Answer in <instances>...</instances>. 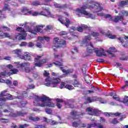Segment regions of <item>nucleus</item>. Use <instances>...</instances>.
Returning a JSON list of instances; mask_svg holds the SVG:
<instances>
[{"label":"nucleus","instance_id":"21","mask_svg":"<svg viewBox=\"0 0 128 128\" xmlns=\"http://www.w3.org/2000/svg\"><path fill=\"white\" fill-rule=\"evenodd\" d=\"M12 38V36H10L8 33H4L0 31V38Z\"/></svg>","mask_w":128,"mask_h":128},{"label":"nucleus","instance_id":"32","mask_svg":"<svg viewBox=\"0 0 128 128\" xmlns=\"http://www.w3.org/2000/svg\"><path fill=\"white\" fill-rule=\"evenodd\" d=\"M94 126H96V123L88 124V126H87V128H94Z\"/></svg>","mask_w":128,"mask_h":128},{"label":"nucleus","instance_id":"48","mask_svg":"<svg viewBox=\"0 0 128 128\" xmlns=\"http://www.w3.org/2000/svg\"><path fill=\"white\" fill-rule=\"evenodd\" d=\"M36 68H42V64H35L34 68H32V70H35Z\"/></svg>","mask_w":128,"mask_h":128},{"label":"nucleus","instance_id":"63","mask_svg":"<svg viewBox=\"0 0 128 128\" xmlns=\"http://www.w3.org/2000/svg\"><path fill=\"white\" fill-rule=\"evenodd\" d=\"M63 16H68V12H63Z\"/></svg>","mask_w":128,"mask_h":128},{"label":"nucleus","instance_id":"45","mask_svg":"<svg viewBox=\"0 0 128 128\" xmlns=\"http://www.w3.org/2000/svg\"><path fill=\"white\" fill-rule=\"evenodd\" d=\"M60 36H68V32H64V31H62L60 32Z\"/></svg>","mask_w":128,"mask_h":128},{"label":"nucleus","instance_id":"36","mask_svg":"<svg viewBox=\"0 0 128 128\" xmlns=\"http://www.w3.org/2000/svg\"><path fill=\"white\" fill-rule=\"evenodd\" d=\"M72 54H76L78 52V48H72L71 50Z\"/></svg>","mask_w":128,"mask_h":128},{"label":"nucleus","instance_id":"22","mask_svg":"<svg viewBox=\"0 0 128 128\" xmlns=\"http://www.w3.org/2000/svg\"><path fill=\"white\" fill-rule=\"evenodd\" d=\"M90 40H92V38H90V36H86L84 37V38L82 40V44H88Z\"/></svg>","mask_w":128,"mask_h":128},{"label":"nucleus","instance_id":"16","mask_svg":"<svg viewBox=\"0 0 128 128\" xmlns=\"http://www.w3.org/2000/svg\"><path fill=\"white\" fill-rule=\"evenodd\" d=\"M100 34H104V36H106L108 37L109 38H116V36L112 35V33H110V32H108V33H106V30H100Z\"/></svg>","mask_w":128,"mask_h":128},{"label":"nucleus","instance_id":"29","mask_svg":"<svg viewBox=\"0 0 128 128\" xmlns=\"http://www.w3.org/2000/svg\"><path fill=\"white\" fill-rule=\"evenodd\" d=\"M72 84L73 86L76 88H78L80 87V84L76 80H74L73 83Z\"/></svg>","mask_w":128,"mask_h":128},{"label":"nucleus","instance_id":"7","mask_svg":"<svg viewBox=\"0 0 128 128\" xmlns=\"http://www.w3.org/2000/svg\"><path fill=\"white\" fill-rule=\"evenodd\" d=\"M14 54H16L17 56L20 58L22 60H30V56L28 52H26L24 54V56L20 57L22 56V49H16L12 51Z\"/></svg>","mask_w":128,"mask_h":128},{"label":"nucleus","instance_id":"44","mask_svg":"<svg viewBox=\"0 0 128 128\" xmlns=\"http://www.w3.org/2000/svg\"><path fill=\"white\" fill-rule=\"evenodd\" d=\"M60 88H66V84L64 82H61Z\"/></svg>","mask_w":128,"mask_h":128},{"label":"nucleus","instance_id":"28","mask_svg":"<svg viewBox=\"0 0 128 128\" xmlns=\"http://www.w3.org/2000/svg\"><path fill=\"white\" fill-rule=\"evenodd\" d=\"M2 12H6V10H10V8L8 4H4V7L2 10Z\"/></svg>","mask_w":128,"mask_h":128},{"label":"nucleus","instance_id":"38","mask_svg":"<svg viewBox=\"0 0 128 128\" xmlns=\"http://www.w3.org/2000/svg\"><path fill=\"white\" fill-rule=\"evenodd\" d=\"M30 126L28 124H20L19 125L18 128H28V126Z\"/></svg>","mask_w":128,"mask_h":128},{"label":"nucleus","instance_id":"19","mask_svg":"<svg viewBox=\"0 0 128 128\" xmlns=\"http://www.w3.org/2000/svg\"><path fill=\"white\" fill-rule=\"evenodd\" d=\"M116 52V48H114V47H110L106 52L108 54H110L111 56H116L114 54V52Z\"/></svg>","mask_w":128,"mask_h":128},{"label":"nucleus","instance_id":"25","mask_svg":"<svg viewBox=\"0 0 128 128\" xmlns=\"http://www.w3.org/2000/svg\"><path fill=\"white\" fill-rule=\"evenodd\" d=\"M80 124V120H78L77 122H73L72 124V126L74 128H78V126H79Z\"/></svg>","mask_w":128,"mask_h":128},{"label":"nucleus","instance_id":"51","mask_svg":"<svg viewBox=\"0 0 128 128\" xmlns=\"http://www.w3.org/2000/svg\"><path fill=\"white\" fill-rule=\"evenodd\" d=\"M128 56H123L120 58L121 60H128Z\"/></svg>","mask_w":128,"mask_h":128},{"label":"nucleus","instance_id":"10","mask_svg":"<svg viewBox=\"0 0 128 128\" xmlns=\"http://www.w3.org/2000/svg\"><path fill=\"white\" fill-rule=\"evenodd\" d=\"M94 52L97 56H106V52L102 48L98 50V48H94Z\"/></svg>","mask_w":128,"mask_h":128},{"label":"nucleus","instance_id":"43","mask_svg":"<svg viewBox=\"0 0 128 128\" xmlns=\"http://www.w3.org/2000/svg\"><path fill=\"white\" fill-rule=\"evenodd\" d=\"M66 108H74V106L73 104H66Z\"/></svg>","mask_w":128,"mask_h":128},{"label":"nucleus","instance_id":"49","mask_svg":"<svg viewBox=\"0 0 128 128\" xmlns=\"http://www.w3.org/2000/svg\"><path fill=\"white\" fill-rule=\"evenodd\" d=\"M112 124H116L118 123V120H116V118H114L112 122Z\"/></svg>","mask_w":128,"mask_h":128},{"label":"nucleus","instance_id":"30","mask_svg":"<svg viewBox=\"0 0 128 128\" xmlns=\"http://www.w3.org/2000/svg\"><path fill=\"white\" fill-rule=\"evenodd\" d=\"M32 6H40V2L38 1H34L32 2Z\"/></svg>","mask_w":128,"mask_h":128},{"label":"nucleus","instance_id":"8","mask_svg":"<svg viewBox=\"0 0 128 128\" xmlns=\"http://www.w3.org/2000/svg\"><path fill=\"white\" fill-rule=\"evenodd\" d=\"M21 14L24 16H40V12H32L30 11V10L26 7H23L21 8Z\"/></svg>","mask_w":128,"mask_h":128},{"label":"nucleus","instance_id":"14","mask_svg":"<svg viewBox=\"0 0 128 128\" xmlns=\"http://www.w3.org/2000/svg\"><path fill=\"white\" fill-rule=\"evenodd\" d=\"M58 20H59L60 22L62 24H64L66 28H68V26L70 24H72V22L68 18H66V20H64V19H62V16H59Z\"/></svg>","mask_w":128,"mask_h":128},{"label":"nucleus","instance_id":"53","mask_svg":"<svg viewBox=\"0 0 128 128\" xmlns=\"http://www.w3.org/2000/svg\"><path fill=\"white\" fill-rule=\"evenodd\" d=\"M97 62H99V64H102V62H104V60L103 59L99 58L96 60Z\"/></svg>","mask_w":128,"mask_h":128},{"label":"nucleus","instance_id":"9","mask_svg":"<svg viewBox=\"0 0 128 128\" xmlns=\"http://www.w3.org/2000/svg\"><path fill=\"white\" fill-rule=\"evenodd\" d=\"M6 90L2 92L0 94V102H6L7 100H12V97L10 94H6Z\"/></svg>","mask_w":128,"mask_h":128},{"label":"nucleus","instance_id":"27","mask_svg":"<svg viewBox=\"0 0 128 128\" xmlns=\"http://www.w3.org/2000/svg\"><path fill=\"white\" fill-rule=\"evenodd\" d=\"M28 119L32 122H38V120H40L38 117L29 116Z\"/></svg>","mask_w":128,"mask_h":128},{"label":"nucleus","instance_id":"62","mask_svg":"<svg viewBox=\"0 0 128 128\" xmlns=\"http://www.w3.org/2000/svg\"><path fill=\"white\" fill-rule=\"evenodd\" d=\"M28 46H30V48H32V46H34V43L30 42L28 44Z\"/></svg>","mask_w":128,"mask_h":128},{"label":"nucleus","instance_id":"31","mask_svg":"<svg viewBox=\"0 0 128 128\" xmlns=\"http://www.w3.org/2000/svg\"><path fill=\"white\" fill-rule=\"evenodd\" d=\"M86 100L88 102V103L90 104V102H94V98H92L90 97H88L86 98Z\"/></svg>","mask_w":128,"mask_h":128},{"label":"nucleus","instance_id":"2","mask_svg":"<svg viewBox=\"0 0 128 128\" xmlns=\"http://www.w3.org/2000/svg\"><path fill=\"white\" fill-rule=\"evenodd\" d=\"M34 106H41L44 108V106H48V108H54V104L51 102V100L46 96H35L34 100Z\"/></svg>","mask_w":128,"mask_h":128},{"label":"nucleus","instance_id":"46","mask_svg":"<svg viewBox=\"0 0 128 128\" xmlns=\"http://www.w3.org/2000/svg\"><path fill=\"white\" fill-rule=\"evenodd\" d=\"M123 102L124 104H126V102H128V96H124V99L123 100Z\"/></svg>","mask_w":128,"mask_h":128},{"label":"nucleus","instance_id":"17","mask_svg":"<svg viewBox=\"0 0 128 128\" xmlns=\"http://www.w3.org/2000/svg\"><path fill=\"white\" fill-rule=\"evenodd\" d=\"M58 68L62 70V72H64L65 74H72L74 70L72 69H70L68 70H66L64 69V68L62 66V64L58 65Z\"/></svg>","mask_w":128,"mask_h":128},{"label":"nucleus","instance_id":"34","mask_svg":"<svg viewBox=\"0 0 128 128\" xmlns=\"http://www.w3.org/2000/svg\"><path fill=\"white\" fill-rule=\"evenodd\" d=\"M91 34L92 36H94V38H96L100 36V34H98V33L97 32H92Z\"/></svg>","mask_w":128,"mask_h":128},{"label":"nucleus","instance_id":"56","mask_svg":"<svg viewBox=\"0 0 128 128\" xmlns=\"http://www.w3.org/2000/svg\"><path fill=\"white\" fill-rule=\"evenodd\" d=\"M46 112L47 114H52V110L50 109H46Z\"/></svg>","mask_w":128,"mask_h":128},{"label":"nucleus","instance_id":"41","mask_svg":"<svg viewBox=\"0 0 128 128\" xmlns=\"http://www.w3.org/2000/svg\"><path fill=\"white\" fill-rule=\"evenodd\" d=\"M48 18H56V15H54L52 14H50V12L49 11V16H47Z\"/></svg>","mask_w":128,"mask_h":128},{"label":"nucleus","instance_id":"33","mask_svg":"<svg viewBox=\"0 0 128 128\" xmlns=\"http://www.w3.org/2000/svg\"><path fill=\"white\" fill-rule=\"evenodd\" d=\"M65 88H68V90H74V86L70 84H66L65 86Z\"/></svg>","mask_w":128,"mask_h":128},{"label":"nucleus","instance_id":"11","mask_svg":"<svg viewBox=\"0 0 128 128\" xmlns=\"http://www.w3.org/2000/svg\"><path fill=\"white\" fill-rule=\"evenodd\" d=\"M86 112H88V114L91 116H98L100 114L101 112L98 110V109H93L92 108H88L86 110Z\"/></svg>","mask_w":128,"mask_h":128},{"label":"nucleus","instance_id":"50","mask_svg":"<svg viewBox=\"0 0 128 128\" xmlns=\"http://www.w3.org/2000/svg\"><path fill=\"white\" fill-rule=\"evenodd\" d=\"M2 14V10H0V20H2V18H6V16H4V15Z\"/></svg>","mask_w":128,"mask_h":128},{"label":"nucleus","instance_id":"57","mask_svg":"<svg viewBox=\"0 0 128 128\" xmlns=\"http://www.w3.org/2000/svg\"><path fill=\"white\" fill-rule=\"evenodd\" d=\"M58 124V122L54 121V120H53L52 122L50 123V124L52 126H54V124Z\"/></svg>","mask_w":128,"mask_h":128},{"label":"nucleus","instance_id":"61","mask_svg":"<svg viewBox=\"0 0 128 128\" xmlns=\"http://www.w3.org/2000/svg\"><path fill=\"white\" fill-rule=\"evenodd\" d=\"M56 102H62L63 100L62 99L56 98Z\"/></svg>","mask_w":128,"mask_h":128},{"label":"nucleus","instance_id":"55","mask_svg":"<svg viewBox=\"0 0 128 128\" xmlns=\"http://www.w3.org/2000/svg\"><path fill=\"white\" fill-rule=\"evenodd\" d=\"M0 60H10V56H5L4 58H1Z\"/></svg>","mask_w":128,"mask_h":128},{"label":"nucleus","instance_id":"60","mask_svg":"<svg viewBox=\"0 0 128 128\" xmlns=\"http://www.w3.org/2000/svg\"><path fill=\"white\" fill-rule=\"evenodd\" d=\"M52 25H48L46 26V30H52Z\"/></svg>","mask_w":128,"mask_h":128},{"label":"nucleus","instance_id":"15","mask_svg":"<svg viewBox=\"0 0 128 128\" xmlns=\"http://www.w3.org/2000/svg\"><path fill=\"white\" fill-rule=\"evenodd\" d=\"M42 58V56L38 55L37 58H34V61L36 62H38V63H36L35 64H46L48 62V60L46 59H42L40 60V58Z\"/></svg>","mask_w":128,"mask_h":128},{"label":"nucleus","instance_id":"35","mask_svg":"<svg viewBox=\"0 0 128 128\" xmlns=\"http://www.w3.org/2000/svg\"><path fill=\"white\" fill-rule=\"evenodd\" d=\"M82 70V73L85 74L86 72V65H83Z\"/></svg>","mask_w":128,"mask_h":128},{"label":"nucleus","instance_id":"23","mask_svg":"<svg viewBox=\"0 0 128 128\" xmlns=\"http://www.w3.org/2000/svg\"><path fill=\"white\" fill-rule=\"evenodd\" d=\"M87 46V52H88V54H92L94 50L92 48H94V46H92V43H90L89 44L86 46Z\"/></svg>","mask_w":128,"mask_h":128},{"label":"nucleus","instance_id":"3","mask_svg":"<svg viewBox=\"0 0 128 128\" xmlns=\"http://www.w3.org/2000/svg\"><path fill=\"white\" fill-rule=\"evenodd\" d=\"M44 25L36 26L34 30L30 29V28H28L27 29H26V31L22 27L17 28L16 31L20 32L21 34L18 38L19 40H26V32H29L33 34H36L37 32H42V28H44Z\"/></svg>","mask_w":128,"mask_h":128},{"label":"nucleus","instance_id":"18","mask_svg":"<svg viewBox=\"0 0 128 128\" xmlns=\"http://www.w3.org/2000/svg\"><path fill=\"white\" fill-rule=\"evenodd\" d=\"M40 16H50V10L46 8H43V10L40 12Z\"/></svg>","mask_w":128,"mask_h":128},{"label":"nucleus","instance_id":"6","mask_svg":"<svg viewBox=\"0 0 128 128\" xmlns=\"http://www.w3.org/2000/svg\"><path fill=\"white\" fill-rule=\"evenodd\" d=\"M53 43L55 44V46H52L54 52L58 50V48H64L66 46V42L65 40L60 39L58 38L54 39Z\"/></svg>","mask_w":128,"mask_h":128},{"label":"nucleus","instance_id":"24","mask_svg":"<svg viewBox=\"0 0 128 128\" xmlns=\"http://www.w3.org/2000/svg\"><path fill=\"white\" fill-rule=\"evenodd\" d=\"M54 4L55 8H60V10H62V8H66V4L62 6L60 4H58V3L56 2H54Z\"/></svg>","mask_w":128,"mask_h":128},{"label":"nucleus","instance_id":"40","mask_svg":"<svg viewBox=\"0 0 128 128\" xmlns=\"http://www.w3.org/2000/svg\"><path fill=\"white\" fill-rule=\"evenodd\" d=\"M64 62L62 60H60V62L56 61L54 62V64H63Z\"/></svg>","mask_w":128,"mask_h":128},{"label":"nucleus","instance_id":"1","mask_svg":"<svg viewBox=\"0 0 128 128\" xmlns=\"http://www.w3.org/2000/svg\"><path fill=\"white\" fill-rule=\"evenodd\" d=\"M88 8L92 10L93 12H99L104 10V8H102V5L98 2L94 0H87L86 2L84 4L83 6L80 8L76 10V14L78 16H82V14H84L87 18L94 20L96 18V16L86 10Z\"/></svg>","mask_w":128,"mask_h":128},{"label":"nucleus","instance_id":"13","mask_svg":"<svg viewBox=\"0 0 128 128\" xmlns=\"http://www.w3.org/2000/svg\"><path fill=\"white\" fill-rule=\"evenodd\" d=\"M6 68L10 70V72H8V74L10 76V74H16L18 72V70L14 68L12 65H7Z\"/></svg>","mask_w":128,"mask_h":128},{"label":"nucleus","instance_id":"39","mask_svg":"<svg viewBox=\"0 0 128 128\" xmlns=\"http://www.w3.org/2000/svg\"><path fill=\"white\" fill-rule=\"evenodd\" d=\"M25 114H26V113L24 112H17V116H25Z\"/></svg>","mask_w":128,"mask_h":128},{"label":"nucleus","instance_id":"12","mask_svg":"<svg viewBox=\"0 0 128 128\" xmlns=\"http://www.w3.org/2000/svg\"><path fill=\"white\" fill-rule=\"evenodd\" d=\"M71 30H78L80 32H82L84 30H88V27L86 25L82 24L81 26H78L76 28L74 26H73L71 28Z\"/></svg>","mask_w":128,"mask_h":128},{"label":"nucleus","instance_id":"20","mask_svg":"<svg viewBox=\"0 0 128 128\" xmlns=\"http://www.w3.org/2000/svg\"><path fill=\"white\" fill-rule=\"evenodd\" d=\"M18 68H19L20 70H24L26 72H30V69L28 67H26V66L23 64L18 65Z\"/></svg>","mask_w":128,"mask_h":128},{"label":"nucleus","instance_id":"52","mask_svg":"<svg viewBox=\"0 0 128 128\" xmlns=\"http://www.w3.org/2000/svg\"><path fill=\"white\" fill-rule=\"evenodd\" d=\"M78 113V112H76V111H73L71 112V114L72 116H76V114Z\"/></svg>","mask_w":128,"mask_h":128},{"label":"nucleus","instance_id":"37","mask_svg":"<svg viewBox=\"0 0 128 128\" xmlns=\"http://www.w3.org/2000/svg\"><path fill=\"white\" fill-rule=\"evenodd\" d=\"M119 40H120V42L122 44L124 48H126V46H128V44H124V39H122V38H119Z\"/></svg>","mask_w":128,"mask_h":128},{"label":"nucleus","instance_id":"64","mask_svg":"<svg viewBox=\"0 0 128 128\" xmlns=\"http://www.w3.org/2000/svg\"><path fill=\"white\" fill-rule=\"evenodd\" d=\"M36 46H37V48H42V44L37 43Z\"/></svg>","mask_w":128,"mask_h":128},{"label":"nucleus","instance_id":"4","mask_svg":"<svg viewBox=\"0 0 128 128\" xmlns=\"http://www.w3.org/2000/svg\"><path fill=\"white\" fill-rule=\"evenodd\" d=\"M98 16H104L105 18L108 20L110 22H122L124 20V16H128V12L126 10H122L119 14V16L116 17L114 19H112V16L110 14H104L102 12L98 14Z\"/></svg>","mask_w":128,"mask_h":128},{"label":"nucleus","instance_id":"5","mask_svg":"<svg viewBox=\"0 0 128 128\" xmlns=\"http://www.w3.org/2000/svg\"><path fill=\"white\" fill-rule=\"evenodd\" d=\"M44 76L47 78L46 79V82L44 85L46 86H50L51 88H56L58 86V84L60 82V79L59 78H56L52 80L50 77V73L46 70H44Z\"/></svg>","mask_w":128,"mask_h":128},{"label":"nucleus","instance_id":"26","mask_svg":"<svg viewBox=\"0 0 128 128\" xmlns=\"http://www.w3.org/2000/svg\"><path fill=\"white\" fill-rule=\"evenodd\" d=\"M128 4V0L126 1H122L119 2V6H124Z\"/></svg>","mask_w":128,"mask_h":128},{"label":"nucleus","instance_id":"59","mask_svg":"<svg viewBox=\"0 0 128 128\" xmlns=\"http://www.w3.org/2000/svg\"><path fill=\"white\" fill-rule=\"evenodd\" d=\"M50 37L44 36V40L46 42H50Z\"/></svg>","mask_w":128,"mask_h":128},{"label":"nucleus","instance_id":"42","mask_svg":"<svg viewBox=\"0 0 128 128\" xmlns=\"http://www.w3.org/2000/svg\"><path fill=\"white\" fill-rule=\"evenodd\" d=\"M0 121L1 122H8V120L4 118H0Z\"/></svg>","mask_w":128,"mask_h":128},{"label":"nucleus","instance_id":"47","mask_svg":"<svg viewBox=\"0 0 128 128\" xmlns=\"http://www.w3.org/2000/svg\"><path fill=\"white\" fill-rule=\"evenodd\" d=\"M38 42H43V40H44V37H40V36L38 37Z\"/></svg>","mask_w":128,"mask_h":128},{"label":"nucleus","instance_id":"54","mask_svg":"<svg viewBox=\"0 0 128 128\" xmlns=\"http://www.w3.org/2000/svg\"><path fill=\"white\" fill-rule=\"evenodd\" d=\"M2 28H3V30H7L8 32V30H10V28H8L5 26H2Z\"/></svg>","mask_w":128,"mask_h":128},{"label":"nucleus","instance_id":"58","mask_svg":"<svg viewBox=\"0 0 128 128\" xmlns=\"http://www.w3.org/2000/svg\"><path fill=\"white\" fill-rule=\"evenodd\" d=\"M50 2V0H44V4L46 6V4H48Z\"/></svg>","mask_w":128,"mask_h":128}]
</instances>
